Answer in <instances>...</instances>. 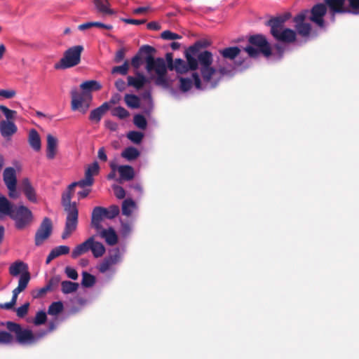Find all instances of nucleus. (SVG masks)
<instances>
[{
    "instance_id": "obj_1",
    "label": "nucleus",
    "mask_w": 359,
    "mask_h": 359,
    "mask_svg": "<svg viewBox=\"0 0 359 359\" xmlns=\"http://www.w3.org/2000/svg\"><path fill=\"white\" fill-rule=\"evenodd\" d=\"M94 183V180H90L89 177H86L78 181L70 184L65 191L62 194L61 203L65 211L67 212L65 221V226L62 233V238L65 240L68 238L77 228L79 210L76 202H71L74 188L79 187L84 188L86 187H91Z\"/></svg>"
},
{
    "instance_id": "obj_2",
    "label": "nucleus",
    "mask_w": 359,
    "mask_h": 359,
    "mask_svg": "<svg viewBox=\"0 0 359 359\" xmlns=\"http://www.w3.org/2000/svg\"><path fill=\"white\" fill-rule=\"evenodd\" d=\"M210 46L207 41H197L194 45L189 46L187 50L197 59L200 64V72L204 83L210 84L211 88H215L219 83L220 78H213L216 69L212 66L213 62L212 53L209 50H201Z\"/></svg>"
},
{
    "instance_id": "obj_3",
    "label": "nucleus",
    "mask_w": 359,
    "mask_h": 359,
    "mask_svg": "<svg viewBox=\"0 0 359 359\" xmlns=\"http://www.w3.org/2000/svg\"><path fill=\"white\" fill-rule=\"evenodd\" d=\"M80 88L82 92H79L76 88L71 91V109L86 114L93 99L91 93L100 90L102 85L95 80H88L81 83Z\"/></svg>"
},
{
    "instance_id": "obj_4",
    "label": "nucleus",
    "mask_w": 359,
    "mask_h": 359,
    "mask_svg": "<svg viewBox=\"0 0 359 359\" xmlns=\"http://www.w3.org/2000/svg\"><path fill=\"white\" fill-rule=\"evenodd\" d=\"M290 17V13H286L283 15L271 18L266 22L265 25L270 27V33L276 41L287 43L296 41L297 34L295 31L289 28L283 29L285 22Z\"/></svg>"
},
{
    "instance_id": "obj_5",
    "label": "nucleus",
    "mask_w": 359,
    "mask_h": 359,
    "mask_svg": "<svg viewBox=\"0 0 359 359\" xmlns=\"http://www.w3.org/2000/svg\"><path fill=\"white\" fill-rule=\"evenodd\" d=\"M6 326L10 332L15 334L16 341L21 345L34 344L48 333L47 330L34 333L31 330L22 328L20 324L12 321L6 322Z\"/></svg>"
},
{
    "instance_id": "obj_6",
    "label": "nucleus",
    "mask_w": 359,
    "mask_h": 359,
    "mask_svg": "<svg viewBox=\"0 0 359 359\" xmlns=\"http://www.w3.org/2000/svg\"><path fill=\"white\" fill-rule=\"evenodd\" d=\"M250 46L244 50L250 57H257L260 53L268 57L271 55V48L266 36L263 34H254L249 37Z\"/></svg>"
},
{
    "instance_id": "obj_7",
    "label": "nucleus",
    "mask_w": 359,
    "mask_h": 359,
    "mask_svg": "<svg viewBox=\"0 0 359 359\" xmlns=\"http://www.w3.org/2000/svg\"><path fill=\"white\" fill-rule=\"evenodd\" d=\"M83 47L81 45L74 46L65 51L63 57L55 64V69H65L76 66L81 62V53Z\"/></svg>"
},
{
    "instance_id": "obj_8",
    "label": "nucleus",
    "mask_w": 359,
    "mask_h": 359,
    "mask_svg": "<svg viewBox=\"0 0 359 359\" xmlns=\"http://www.w3.org/2000/svg\"><path fill=\"white\" fill-rule=\"evenodd\" d=\"M8 271L12 276H20L18 287L21 285L22 289L25 290L31 278L28 265L22 261L18 260L10 265Z\"/></svg>"
},
{
    "instance_id": "obj_9",
    "label": "nucleus",
    "mask_w": 359,
    "mask_h": 359,
    "mask_svg": "<svg viewBox=\"0 0 359 359\" xmlns=\"http://www.w3.org/2000/svg\"><path fill=\"white\" fill-rule=\"evenodd\" d=\"M306 20L314 22V6L310 10H304L296 15L294 18L295 22V28L302 36H307L309 35L311 26L309 23L306 22Z\"/></svg>"
},
{
    "instance_id": "obj_10",
    "label": "nucleus",
    "mask_w": 359,
    "mask_h": 359,
    "mask_svg": "<svg viewBox=\"0 0 359 359\" xmlns=\"http://www.w3.org/2000/svg\"><path fill=\"white\" fill-rule=\"evenodd\" d=\"M10 217L15 221L16 229L22 230L32 223L33 215L28 208L20 205L14 208Z\"/></svg>"
},
{
    "instance_id": "obj_11",
    "label": "nucleus",
    "mask_w": 359,
    "mask_h": 359,
    "mask_svg": "<svg viewBox=\"0 0 359 359\" xmlns=\"http://www.w3.org/2000/svg\"><path fill=\"white\" fill-rule=\"evenodd\" d=\"M187 62L181 58L175 59L173 65V69L178 74H184L191 71L196 70L200 64L192 54L187 49L184 53Z\"/></svg>"
},
{
    "instance_id": "obj_12",
    "label": "nucleus",
    "mask_w": 359,
    "mask_h": 359,
    "mask_svg": "<svg viewBox=\"0 0 359 359\" xmlns=\"http://www.w3.org/2000/svg\"><path fill=\"white\" fill-rule=\"evenodd\" d=\"M3 180L8 190V196L11 198H17V175L16 170L13 167H7L3 172Z\"/></svg>"
},
{
    "instance_id": "obj_13",
    "label": "nucleus",
    "mask_w": 359,
    "mask_h": 359,
    "mask_svg": "<svg viewBox=\"0 0 359 359\" xmlns=\"http://www.w3.org/2000/svg\"><path fill=\"white\" fill-rule=\"evenodd\" d=\"M156 49L149 45H143L138 50V53L142 60L146 62V69L148 72H151L152 69L156 66L158 60H164L162 57L154 58Z\"/></svg>"
},
{
    "instance_id": "obj_14",
    "label": "nucleus",
    "mask_w": 359,
    "mask_h": 359,
    "mask_svg": "<svg viewBox=\"0 0 359 359\" xmlns=\"http://www.w3.org/2000/svg\"><path fill=\"white\" fill-rule=\"evenodd\" d=\"M345 1L346 0H325V3L332 14V20H334V15L337 13L359 15V10L355 11L349 5L345 6Z\"/></svg>"
},
{
    "instance_id": "obj_15",
    "label": "nucleus",
    "mask_w": 359,
    "mask_h": 359,
    "mask_svg": "<svg viewBox=\"0 0 359 359\" xmlns=\"http://www.w3.org/2000/svg\"><path fill=\"white\" fill-rule=\"evenodd\" d=\"M53 231V223L50 218L44 217L39 229H37L34 242L36 246L41 245L51 235Z\"/></svg>"
},
{
    "instance_id": "obj_16",
    "label": "nucleus",
    "mask_w": 359,
    "mask_h": 359,
    "mask_svg": "<svg viewBox=\"0 0 359 359\" xmlns=\"http://www.w3.org/2000/svg\"><path fill=\"white\" fill-rule=\"evenodd\" d=\"M152 72H155L157 75L154 81L155 84L165 88H168L169 83L166 77L167 67L165 60H158L156 66L152 69Z\"/></svg>"
},
{
    "instance_id": "obj_17",
    "label": "nucleus",
    "mask_w": 359,
    "mask_h": 359,
    "mask_svg": "<svg viewBox=\"0 0 359 359\" xmlns=\"http://www.w3.org/2000/svg\"><path fill=\"white\" fill-rule=\"evenodd\" d=\"M120 259L119 252L116 250L114 254L110 255L102 260L97 267L98 271L102 273L107 272L113 265L117 264Z\"/></svg>"
},
{
    "instance_id": "obj_18",
    "label": "nucleus",
    "mask_w": 359,
    "mask_h": 359,
    "mask_svg": "<svg viewBox=\"0 0 359 359\" xmlns=\"http://www.w3.org/2000/svg\"><path fill=\"white\" fill-rule=\"evenodd\" d=\"M17 126L13 121L3 120L0 122L1 135L8 140L17 132Z\"/></svg>"
},
{
    "instance_id": "obj_19",
    "label": "nucleus",
    "mask_w": 359,
    "mask_h": 359,
    "mask_svg": "<svg viewBox=\"0 0 359 359\" xmlns=\"http://www.w3.org/2000/svg\"><path fill=\"white\" fill-rule=\"evenodd\" d=\"M110 109L109 103L104 102L100 107L92 110L89 115V120L97 123L100 121L104 114Z\"/></svg>"
},
{
    "instance_id": "obj_20",
    "label": "nucleus",
    "mask_w": 359,
    "mask_h": 359,
    "mask_svg": "<svg viewBox=\"0 0 359 359\" xmlns=\"http://www.w3.org/2000/svg\"><path fill=\"white\" fill-rule=\"evenodd\" d=\"M118 172L120 175V179L118 180L119 183H121L123 181H130L135 177V170L131 165H119L118 167Z\"/></svg>"
},
{
    "instance_id": "obj_21",
    "label": "nucleus",
    "mask_w": 359,
    "mask_h": 359,
    "mask_svg": "<svg viewBox=\"0 0 359 359\" xmlns=\"http://www.w3.org/2000/svg\"><path fill=\"white\" fill-rule=\"evenodd\" d=\"M90 237L88 238L84 242L77 245L72 252V257L73 259H76L79 256L90 251L91 243H90Z\"/></svg>"
},
{
    "instance_id": "obj_22",
    "label": "nucleus",
    "mask_w": 359,
    "mask_h": 359,
    "mask_svg": "<svg viewBox=\"0 0 359 359\" xmlns=\"http://www.w3.org/2000/svg\"><path fill=\"white\" fill-rule=\"evenodd\" d=\"M22 189L27 198L31 202H36V192L28 178L22 180Z\"/></svg>"
},
{
    "instance_id": "obj_23",
    "label": "nucleus",
    "mask_w": 359,
    "mask_h": 359,
    "mask_svg": "<svg viewBox=\"0 0 359 359\" xmlns=\"http://www.w3.org/2000/svg\"><path fill=\"white\" fill-rule=\"evenodd\" d=\"M57 140L50 134L47 135L46 156L48 159H53L57 153Z\"/></svg>"
},
{
    "instance_id": "obj_24",
    "label": "nucleus",
    "mask_w": 359,
    "mask_h": 359,
    "mask_svg": "<svg viewBox=\"0 0 359 359\" xmlns=\"http://www.w3.org/2000/svg\"><path fill=\"white\" fill-rule=\"evenodd\" d=\"M100 236L105 240L109 245H114L118 243V236L111 227L100 231Z\"/></svg>"
},
{
    "instance_id": "obj_25",
    "label": "nucleus",
    "mask_w": 359,
    "mask_h": 359,
    "mask_svg": "<svg viewBox=\"0 0 359 359\" xmlns=\"http://www.w3.org/2000/svg\"><path fill=\"white\" fill-rule=\"evenodd\" d=\"M69 251L70 248L67 245L57 246L50 252L46 258V263L49 264L53 259H55L56 257L61 255L69 254Z\"/></svg>"
},
{
    "instance_id": "obj_26",
    "label": "nucleus",
    "mask_w": 359,
    "mask_h": 359,
    "mask_svg": "<svg viewBox=\"0 0 359 359\" xmlns=\"http://www.w3.org/2000/svg\"><path fill=\"white\" fill-rule=\"evenodd\" d=\"M327 6L326 4H316V25L320 27V28H324L325 27L323 16L327 12Z\"/></svg>"
},
{
    "instance_id": "obj_27",
    "label": "nucleus",
    "mask_w": 359,
    "mask_h": 359,
    "mask_svg": "<svg viewBox=\"0 0 359 359\" xmlns=\"http://www.w3.org/2000/svg\"><path fill=\"white\" fill-rule=\"evenodd\" d=\"M148 82L147 78L141 73H137L136 77L128 76V86H133L136 89H141Z\"/></svg>"
},
{
    "instance_id": "obj_28",
    "label": "nucleus",
    "mask_w": 359,
    "mask_h": 359,
    "mask_svg": "<svg viewBox=\"0 0 359 359\" xmlns=\"http://www.w3.org/2000/svg\"><path fill=\"white\" fill-rule=\"evenodd\" d=\"M219 53L224 59L233 60L239 55L241 49L238 46H231L220 49Z\"/></svg>"
},
{
    "instance_id": "obj_29",
    "label": "nucleus",
    "mask_w": 359,
    "mask_h": 359,
    "mask_svg": "<svg viewBox=\"0 0 359 359\" xmlns=\"http://www.w3.org/2000/svg\"><path fill=\"white\" fill-rule=\"evenodd\" d=\"M28 142L30 147L35 151L41 149V138L38 132L35 129L30 130L29 133Z\"/></svg>"
},
{
    "instance_id": "obj_30",
    "label": "nucleus",
    "mask_w": 359,
    "mask_h": 359,
    "mask_svg": "<svg viewBox=\"0 0 359 359\" xmlns=\"http://www.w3.org/2000/svg\"><path fill=\"white\" fill-rule=\"evenodd\" d=\"M90 251L96 258L102 257L105 252V248L102 243L95 241L94 236H90Z\"/></svg>"
},
{
    "instance_id": "obj_31",
    "label": "nucleus",
    "mask_w": 359,
    "mask_h": 359,
    "mask_svg": "<svg viewBox=\"0 0 359 359\" xmlns=\"http://www.w3.org/2000/svg\"><path fill=\"white\" fill-rule=\"evenodd\" d=\"M24 290H22L21 286L17 287L16 288H15L12 292L13 295H12L11 300L9 302L1 304L0 309H6V310L12 309L14 307V306L16 304L18 294L20 292H23Z\"/></svg>"
},
{
    "instance_id": "obj_32",
    "label": "nucleus",
    "mask_w": 359,
    "mask_h": 359,
    "mask_svg": "<svg viewBox=\"0 0 359 359\" xmlns=\"http://www.w3.org/2000/svg\"><path fill=\"white\" fill-rule=\"evenodd\" d=\"M140 155L139 150L133 147L126 148L121 153V156L129 161L135 160Z\"/></svg>"
},
{
    "instance_id": "obj_33",
    "label": "nucleus",
    "mask_w": 359,
    "mask_h": 359,
    "mask_svg": "<svg viewBox=\"0 0 359 359\" xmlns=\"http://www.w3.org/2000/svg\"><path fill=\"white\" fill-rule=\"evenodd\" d=\"M93 27H96L98 28L105 29L108 30H111L113 27L111 25L104 24L100 22H88L83 24H81L79 26V29L81 31L91 28Z\"/></svg>"
},
{
    "instance_id": "obj_34",
    "label": "nucleus",
    "mask_w": 359,
    "mask_h": 359,
    "mask_svg": "<svg viewBox=\"0 0 359 359\" xmlns=\"http://www.w3.org/2000/svg\"><path fill=\"white\" fill-rule=\"evenodd\" d=\"M136 208L135 201L131 198H127L122 203V214L126 216H130L133 210Z\"/></svg>"
},
{
    "instance_id": "obj_35",
    "label": "nucleus",
    "mask_w": 359,
    "mask_h": 359,
    "mask_svg": "<svg viewBox=\"0 0 359 359\" xmlns=\"http://www.w3.org/2000/svg\"><path fill=\"white\" fill-rule=\"evenodd\" d=\"M62 292L64 294H69L76 292L79 288V283L69 280H64L61 283Z\"/></svg>"
},
{
    "instance_id": "obj_36",
    "label": "nucleus",
    "mask_w": 359,
    "mask_h": 359,
    "mask_svg": "<svg viewBox=\"0 0 359 359\" xmlns=\"http://www.w3.org/2000/svg\"><path fill=\"white\" fill-rule=\"evenodd\" d=\"M95 6L97 9L104 14H114V12L113 10L108 8V1L107 0H94Z\"/></svg>"
},
{
    "instance_id": "obj_37",
    "label": "nucleus",
    "mask_w": 359,
    "mask_h": 359,
    "mask_svg": "<svg viewBox=\"0 0 359 359\" xmlns=\"http://www.w3.org/2000/svg\"><path fill=\"white\" fill-rule=\"evenodd\" d=\"M96 282L95 277L89 273L87 271H83L82 273V280H81V285L85 287H93Z\"/></svg>"
},
{
    "instance_id": "obj_38",
    "label": "nucleus",
    "mask_w": 359,
    "mask_h": 359,
    "mask_svg": "<svg viewBox=\"0 0 359 359\" xmlns=\"http://www.w3.org/2000/svg\"><path fill=\"white\" fill-rule=\"evenodd\" d=\"M124 100L129 107L137 109L140 107V98L135 95L126 94Z\"/></svg>"
},
{
    "instance_id": "obj_39",
    "label": "nucleus",
    "mask_w": 359,
    "mask_h": 359,
    "mask_svg": "<svg viewBox=\"0 0 359 359\" xmlns=\"http://www.w3.org/2000/svg\"><path fill=\"white\" fill-rule=\"evenodd\" d=\"M63 304L61 302H55L49 306L48 313L51 316H57L63 311Z\"/></svg>"
},
{
    "instance_id": "obj_40",
    "label": "nucleus",
    "mask_w": 359,
    "mask_h": 359,
    "mask_svg": "<svg viewBox=\"0 0 359 359\" xmlns=\"http://www.w3.org/2000/svg\"><path fill=\"white\" fill-rule=\"evenodd\" d=\"M179 81L180 90L183 93L189 91L193 86V81L191 78L180 77Z\"/></svg>"
},
{
    "instance_id": "obj_41",
    "label": "nucleus",
    "mask_w": 359,
    "mask_h": 359,
    "mask_svg": "<svg viewBox=\"0 0 359 359\" xmlns=\"http://www.w3.org/2000/svg\"><path fill=\"white\" fill-rule=\"evenodd\" d=\"M120 212L119 207L116 205H110L108 208H105V212H104V217L107 219H114L115 218Z\"/></svg>"
},
{
    "instance_id": "obj_42",
    "label": "nucleus",
    "mask_w": 359,
    "mask_h": 359,
    "mask_svg": "<svg viewBox=\"0 0 359 359\" xmlns=\"http://www.w3.org/2000/svg\"><path fill=\"white\" fill-rule=\"evenodd\" d=\"M100 166L97 161H94L91 165H90L88 168L85 171V176L89 177L90 180L93 179V175H97L99 173Z\"/></svg>"
},
{
    "instance_id": "obj_43",
    "label": "nucleus",
    "mask_w": 359,
    "mask_h": 359,
    "mask_svg": "<svg viewBox=\"0 0 359 359\" xmlns=\"http://www.w3.org/2000/svg\"><path fill=\"white\" fill-rule=\"evenodd\" d=\"M111 115L120 119H125L130 115L129 112L123 107H116L111 110Z\"/></svg>"
},
{
    "instance_id": "obj_44",
    "label": "nucleus",
    "mask_w": 359,
    "mask_h": 359,
    "mask_svg": "<svg viewBox=\"0 0 359 359\" xmlns=\"http://www.w3.org/2000/svg\"><path fill=\"white\" fill-rule=\"evenodd\" d=\"M127 137L133 143L140 144L144 137V134L142 132L133 130L127 134Z\"/></svg>"
},
{
    "instance_id": "obj_45",
    "label": "nucleus",
    "mask_w": 359,
    "mask_h": 359,
    "mask_svg": "<svg viewBox=\"0 0 359 359\" xmlns=\"http://www.w3.org/2000/svg\"><path fill=\"white\" fill-rule=\"evenodd\" d=\"M129 69V62L125 60L123 64L121 66H115L111 69V74H120L121 75H126Z\"/></svg>"
},
{
    "instance_id": "obj_46",
    "label": "nucleus",
    "mask_w": 359,
    "mask_h": 359,
    "mask_svg": "<svg viewBox=\"0 0 359 359\" xmlns=\"http://www.w3.org/2000/svg\"><path fill=\"white\" fill-rule=\"evenodd\" d=\"M134 124L140 129L144 130L147 126L145 117L142 114H136L133 118Z\"/></svg>"
},
{
    "instance_id": "obj_47",
    "label": "nucleus",
    "mask_w": 359,
    "mask_h": 359,
    "mask_svg": "<svg viewBox=\"0 0 359 359\" xmlns=\"http://www.w3.org/2000/svg\"><path fill=\"white\" fill-rule=\"evenodd\" d=\"M13 335L6 331H0V344H10L13 343Z\"/></svg>"
},
{
    "instance_id": "obj_48",
    "label": "nucleus",
    "mask_w": 359,
    "mask_h": 359,
    "mask_svg": "<svg viewBox=\"0 0 359 359\" xmlns=\"http://www.w3.org/2000/svg\"><path fill=\"white\" fill-rule=\"evenodd\" d=\"M47 316L45 311H40L36 313L33 323L35 325H41L46 322Z\"/></svg>"
},
{
    "instance_id": "obj_49",
    "label": "nucleus",
    "mask_w": 359,
    "mask_h": 359,
    "mask_svg": "<svg viewBox=\"0 0 359 359\" xmlns=\"http://www.w3.org/2000/svg\"><path fill=\"white\" fill-rule=\"evenodd\" d=\"M161 37L164 40H175L182 39V36L170 30H165L161 34Z\"/></svg>"
},
{
    "instance_id": "obj_50",
    "label": "nucleus",
    "mask_w": 359,
    "mask_h": 359,
    "mask_svg": "<svg viewBox=\"0 0 359 359\" xmlns=\"http://www.w3.org/2000/svg\"><path fill=\"white\" fill-rule=\"evenodd\" d=\"M104 212H105V208L97 206L93 210L91 218L102 220L104 217Z\"/></svg>"
},
{
    "instance_id": "obj_51",
    "label": "nucleus",
    "mask_w": 359,
    "mask_h": 359,
    "mask_svg": "<svg viewBox=\"0 0 359 359\" xmlns=\"http://www.w3.org/2000/svg\"><path fill=\"white\" fill-rule=\"evenodd\" d=\"M50 290V285H46L39 290H35L32 292V297L34 299L41 298L44 296L48 291Z\"/></svg>"
},
{
    "instance_id": "obj_52",
    "label": "nucleus",
    "mask_w": 359,
    "mask_h": 359,
    "mask_svg": "<svg viewBox=\"0 0 359 359\" xmlns=\"http://www.w3.org/2000/svg\"><path fill=\"white\" fill-rule=\"evenodd\" d=\"M0 110L4 113L6 118L9 121L14 118L15 115L17 112L14 110H11L4 105H0Z\"/></svg>"
},
{
    "instance_id": "obj_53",
    "label": "nucleus",
    "mask_w": 359,
    "mask_h": 359,
    "mask_svg": "<svg viewBox=\"0 0 359 359\" xmlns=\"http://www.w3.org/2000/svg\"><path fill=\"white\" fill-rule=\"evenodd\" d=\"M29 303L26 302L16 310V314L19 318H24L28 313Z\"/></svg>"
},
{
    "instance_id": "obj_54",
    "label": "nucleus",
    "mask_w": 359,
    "mask_h": 359,
    "mask_svg": "<svg viewBox=\"0 0 359 359\" xmlns=\"http://www.w3.org/2000/svg\"><path fill=\"white\" fill-rule=\"evenodd\" d=\"M113 190L116 197L118 199H123L126 196V191L124 189L118 185H114Z\"/></svg>"
},
{
    "instance_id": "obj_55",
    "label": "nucleus",
    "mask_w": 359,
    "mask_h": 359,
    "mask_svg": "<svg viewBox=\"0 0 359 359\" xmlns=\"http://www.w3.org/2000/svg\"><path fill=\"white\" fill-rule=\"evenodd\" d=\"M65 272L67 277L72 280H76L78 278L79 276L77 271L70 266L65 267Z\"/></svg>"
},
{
    "instance_id": "obj_56",
    "label": "nucleus",
    "mask_w": 359,
    "mask_h": 359,
    "mask_svg": "<svg viewBox=\"0 0 359 359\" xmlns=\"http://www.w3.org/2000/svg\"><path fill=\"white\" fill-rule=\"evenodd\" d=\"M192 78L194 81V86L196 88H197L198 90H203L205 88V87H203L201 80L197 72H194L192 74Z\"/></svg>"
},
{
    "instance_id": "obj_57",
    "label": "nucleus",
    "mask_w": 359,
    "mask_h": 359,
    "mask_svg": "<svg viewBox=\"0 0 359 359\" xmlns=\"http://www.w3.org/2000/svg\"><path fill=\"white\" fill-rule=\"evenodd\" d=\"M126 55V50L124 48H121L118 51H116L114 57V62L116 63L121 62L125 57Z\"/></svg>"
},
{
    "instance_id": "obj_58",
    "label": "nucleus",
    "mask_w": 359,
    "mask_h": 359,
    "mask_svg": "<svg viewBox=\"0 0 359 359\" xmlns=\"http://www.w3.org/2000/svg\"><path fill=\"white\" fill-rule=\"evenodd\" d=\"M142 59L138 53L132 58L131 60V65L135 68L138 69L142 65Z\"/></svg>"
},
{
    "instance_id": "obj_59",
    "label": "nucleus",
    "mask_w": 359,
    "mask_h": 359,
    "mask_svg": "<svg viewBox=\"0 0 359 359\" xmlns=\"http://www.w3.org/2000/svg\"><path fill=\"white\" fill-rule=\"evenodd\" d=\"M15 94L13 90H0V95L7 99L15 97Z\"/></svg>"
},
{
    "instance_id": "obj_60",
    "label": "nucleus",
    "mask_w": 359,
    "mask_h": 359,
    "mask_svg": "<svg viewBox=\"0 0 359 359\" xmlns=\"http://www.w3.org/2000/svg\"><path fill=\"white\" fill-rule=\"evenodd\" d=\"M123 21L127 24H131V25H142L146 22V20H144V19L135 20V19H130V18H125V19H123Z\"/></svg>"
},
{
    "instance_id": "obj_61",
    "label": "nucleus",
    "mask_w": 359,
    "mask_h": 359,
    "mask_svg": "<svg viewBox=\"0 0 359 359\" xmlns=\"http://www.w3.org/2000/svg\"><path fill=\"white\" fill-rule=\"evenodd\" d=\"M105 126L111 131H116L118 129V124L111 120L104 121Z\"/></svg>"
},
{
    "instance_id": "obj_62",
    "label": "nucleus",
    "mask_w": 359,
    "mask_h": 359,
    "mask_svg": "<svg viewBox=\"0 0 359 359\" xmlns=\"http://www.w3.org/2000/svg\"><path fill=\"white\" fill-rule=\"evenodd\" d=\"M97 157L100 161L103 162H106L107 161V156L106 154L104 147H101L99 149L97 152Z\"/></svg>"
},
{
    "instance_id": "obj_63",
    "label": "nucleus",
    "mask_w": 359,
    "mask_h": 359,
    "mask_svg": "<svg viewBox=\"0 0 359 359\" xmlns=\"http://www.w3.org/2000/svg\"><path fill=\"white\" fill-rule=\"evenodd\" d=\"M147 27L150 30H160L161 29L160 24L155 21L149 22L147 25Z\"/></svg>"
},
{
    "instance_id": "obj_64",
    "label": "nucleus",
    "mask_w": 359,
    "mask_h": 359,
    "mask_svg": "<svg viewBox=\"0 0 359 359\" xmlns=\"http://www.w3.org/2000/svg\"><path fill=\"white\" fill-rule=\"evenodd\" d=\"M115 86L118 91H123L126 89V83L123 79H119L116 81Z\"/></svg>"
}]
</instances>
